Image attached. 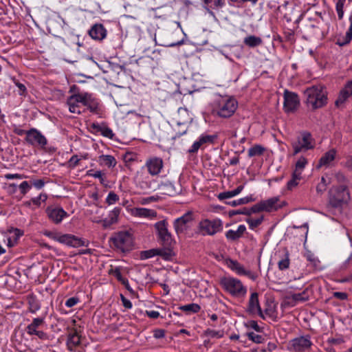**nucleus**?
Returning a JSON list of instances; mask_svg holds the SVG:
<instances>
[{
    "label": "nucleus",
    "mask_w": 352,
    "mask_h": 352,
    "mask_svg": "<svg viewBox=\"0 0 352 352\" xmlns=\"http://www.w3.org/2000/svg\"><path fill=\"white\" fill-rule=\"evenodd\" d=\"M173 228L179 240L193 237L197 232L195 231V215L188 211L182 216L175 219L173 222Z\"/></svg>",
    "instance_id": "nucleus-1"
},
{
    "label": "nucleus",
    "mask_w": 352,
    "mask_h": 352,
    "mask_svg": "<svg viewBox=\"0 0 352 352\" xmlns=\"http://www.w3.org/2000/svg\"><path fill=\"white\" fill-rule=\"evenodd\" d=\"M349 199V193L344 186L332 187L329 191L328 202L326 206L327 212L336 214L340 212L342 206Z\"/></svg>",
    "instance_id": "nucleus-2"
},
{
    "label": "nucleus",
    "mask_w": 352,
    "mask_h": 352,
    "mask_svg": "<svg viewBox=\"0 0 352 352\" xmlns=\"http://www.w3.org/2000/svg\"><path fill=\"white\" fill-rule=\"evenodd\" d=\"M307 105L311 109H317L327 104V96L325 87L318 84L307 87L304 91Z\"/></svg>",
    "instance_id": "nucleus-3"
},
{
    "label": "nucleus",
    "mask_w": 352,
    "mask_h": 352,
    "mask_svg": "<svg viewBox=\"0 0 352 352\" xmlns=\"http://www.w3.org/2000/svg\"><path fill=\"white\" fill-rule=\"evenodd\" d=\"M237 106V101L234 98L224 96L214 102L213 111L218 116L228 118L234 114Z\"/></svg>",
    "instance_id": "nucleus-4"
},
{
    "label": "nucleus",
    "mask_w": 352,
    "mask_h": 352,
    "mask_svg": "<svg viewBox=\"0 0 352 352\" xmlns=\"http://www.w3.org/2000/svg\"><path fill=\"white\" fill-rule=\"evenodd\" d=\"M291 145L293 148V155H296L313 149L315 146V140L310 133L302 131L292 140Z\"/></svg>",
    "instance_id": "nucleus-5"
},
{
    "label": "nucleus",
    "mask_w": 352,
    "mask_h": 352,
    "mask_svg": "<svg viewBox=\"0 0 352 352\" xmlns=\"http://www.w3.org/2000/svg\"><path fill=\"white\" fill-rule=\"evenodd\" d=\"M161 247L142 251L140 257L142 260L153 258L155 256H160L165 261H172L175 256V251L171 243H162Z\"/></svg>",
    "instance_id": "nucleus-6"
},
{
    "label": "nucleus",
    "mask_w": 352,
    "mask_h": 352,
    "mask_svg": "<svg viewBox=\"0 0 352 352\" xmlns=\"http://www.w3.org/2000/svg\"><path fill=\"white\" fill-rule=\"evenodd\" d=\"M220 285L225 291L233 296H243L247 292L246 287L237 278L225 276L221 278Z\"/></svg>",
    "instance_id": "nucleus-7"
},
{
    "label": "nucleus",
    "mask_w": 352,
    "mask_h": 352,
    "mask_svg": "<svg viewBox=\"0 0 352 352\" xmlns=\"http://www.w3.org/2000/svg\"><path fill=\"white\" fill-rule=\"evenodd\" d=\"M283 205L284 202L280 201L279 197L276 196L257 203L251 208V210L253 212H271L281 208Z\"/></svg>",
    "instance_id": "nucleus-8"
},
{
    "label": "nucleus",
    "mask_w": 352,
    "mask_h": 352,
    "mask_svg": "<svg viewBox=\"0 0 352 352\" xmlns=\"http://www.w3.org/2000/svg\"><path fill=\"white\" fill-rule=\"evenodd\" d=\"M142 167L143 169H145L151 177H157L163 170L164 162L160 157L151 156L145 160V163Z\"/></svg>",
    "instance_id": "nucleus-9"
},
{
    "label": "nucleus",
    "mask_w": 352,
    "mask_h": 352,
    "mask_svg": "<svg viewBox=\"0 0 352 352\" xmlns=\"http://www.w3.org/2000/svg\"><path fill=\"white\" fill-rule=\"evenodd\" d=\"M312 345L310 336L306 335L291 340L288 344V349L294 352H305L310 349Z\"/></svg>",
    "instance_id": "nucleus-10"
},
{
    "label": "nucleus",
    "mask_w": 352,
    "mask_h": 352,
    "mask_svg": "<svg viewBox=\"0 0 352 352\" xmlns=\"http://www.w3.org/2000/svg\"><path fill=\"white\" fill-rule=\"evenodd\" d=\"M199 229L203 235H214L223 229V223L220 219H204L199 223Z\"/></svg>",
    "instance_id": "nucleus-11"
},
{
    "label": "nucleus",
    "mask_w": 352,
    "mask_h": 352,
    "mask_svg": "<svg viewBox=\"0 0 352 352\" xmlns=\"http://www.w3.org/2000/svg\"><path fill=\"white\" fill-rule=\"evenodd\" d=\"M76 89H78V87L76 85L70 88L69 92L73 93V94L67 98V105L71 113L80 114L82 113V108L80 104H82V91L76 92Z\"/></svg>",
    "instance_id": "nucleus-12"
},
{
    "label": "nucleus",
    "mask_w": 352,
    "mask_h": 352,
    "mask_svg": "<svg viewBox=\"0 0 352 352\" xmlns=\"http://www.w3.org/2000/svg\"><path fill=\"white\" fill-rule=\"evenodd\" d=\"M44 323V318H35L32 320V322L26 327L25 331L29 336H36L42 340H47L49 339L47 333L39 329Z\"/></svg>",
    "instance_id": "nucleus-13"
},
{
    "label": "nucleus",
    "mask_w": 352,
    "mask_h": 352,
    "mask_svg": "<svg viewBox=\"0 0 352 352\" xmlns=\"http://www.w3.org/2000/svg\"><path fill=\"white\" fill-rule=\"evenodd\" d=\"M25 141L32 146L41 148H44L47 144L46 138L34 128L27 131Z\"/></svg>",
    "instance_id": "nucleus-14"
},
{
    "label": "nucleus",
    "mask_w": 352,
    "mask_h": 352,
    "mask_svg": "<svg viewBox=\"0 0 352 352\" xmlns=\"http://www.w3.org/2000/svg\"><path fill=\"white\" fill-rule=\"evenodd\" d=\"M192 120V118L187 109L182 107L178 109L175 121L179 126L183 127L182 130L178 131V136H181L186 133L188 126L190 124Z\"/></svg>",
    "instance_id": "nucleus-15"
},
{
    "label": "nucleus",
    "mask_w": 352,
    "mask_h": 352,
    "mask_svg": "<svg viewBox=\"0 0 352 352\" xmlns=\"http://www.w3.org/2000/svg\"><path fill=\"white\" fill-rule=\"evenodd\" d=\"M145 169L141 167L134 176V181L137 186L142 190L151 189L152 188L153 179L151 176L146 172Z\"/></svg>",
    "instance_id": "nucleus-16"
},
{
    "label": "nucleus",
    "mask_w": 352,
    "mask_h": 352,
    "mask_svg": "<svg viewBox=\"0 0 352 352\" xmlns=\"http://www.w3.org/2000/svg\"><path fill=\"white\" fill-rule=\"evenodd\" d=\"M226 265L239 275L246 276L252 280H255L258 278L257 274L250 270H246L243 266L236 260H232L229 258V259H226Z\"/></svg>",
    "instance_id": "nucleus-17"
},
{
    "label": "nucleus",
    "mask_w": 352,
    "mask_h": 352,
    "mask_svg": "<svg viewBox=\"0 0 352 352\" xmlns=\"http://www.w3.org/2000/svg\"><path fill=\"white\" fill-rule=\"evenodd\" d=\"M159 239L163 242L175 241L171 232L168 230V224L166 220L157 221L154 225Z\"/></svg>",
    "instance_id": "nucleus-18"
},
{
    "label": "nucleus",
    "mask_w": 352,
    "mask_h": 352,
    "mask_svg": "<svg viewBox=\"0 0 352 352\" xmlns=\"http://www.w3.org/2000/svg\"><path fill=\"white\" fill-rule=\"evenodd\" d=\"M300 104L298 96L294 93L285 90L284 92V109L287 113L294 112Z\"/></svg>",
    "instance_id": "nucleus-19"
},
{
    "label": "nucleus",
    "mask_w": 352,
    "mask_h": 352,
    "mask_svg": "<svg viewBox=\"0 0 352 352\" xmlns=\"http://www.w3.org/2000/svg\"><path fill=\"white\" fill-rule=\"evenodd\" d=\"M46 213L50 221L56 224L60 223L64 218L69 216L67 212L59 206H48L46 208Z\"/></svg>",
    "instance_id": "nucleus-20"
},
{
    "label": "nucleus",
    "mask_w": 352,
    "mask_h": 352,
    "mask_svg": "<svg viewBox=\"0 0 352 352\" xmlns=\"http://www.w3.org/2000/svg\"><path fill=\"white\" fill-rule=\"evenodd\" d=\"M130 214L134 217L153 220L157 218V213L155 210L146 208H127Z\"/></svg>",
    "instance_id": "nucleus-21"
},
{
    "label": "nucleus",
    "mask_w": 352,
    "mask_h": 352,
    "mask_svg": "<svg viewBox=\"0 0 352 352\" xmlns=\"http://www.w3.org/2000/svg\"><path fill=\"white\" fill-rule=\"evenodd\" d=\"M278 257V267L281 271L289 268L290 264L289 252L286 248H280L275 254Z\"/></svg>",
    "instance_id": "nucleus-22"
},
{
    "label": "nucleus",
    "mask_w": 352,
    "mask_h": 352,
    "mask_svg": "<svg viewBox=\"0 0 352 352\" xmlns=\"http://www.w3.org/2000/svg\"><path fill=\"white\" fill-rule=\"evenodd\" d=\"M43 234L48 236L50 239L56 241L57 242H82L77 236L70 234H60L50 231H45Z\"/></svg>",
    "instance_id": "nucleus-23"
},
{
    "label": "nucleus",
    "mask_w": 352,
    "mask_h": 352,
    "mask_svg": "<svg viewBox=\"0 0 352 352\" xmlns=\"http://www.w3.org/2000/svg\"><path fill=\"white\" fill-rule=\"evenodd\" d=\"M248 311L252 314H257L261 318H264V316L259 304L258 293L253 292L251 294L248 302Z\"/></svg>",
    "instance_id": "nucleus-24"
},
{
    "label": "nucleus",
    "mask_w": 352,
    "mask_h": 352,
    "mask_svg": "<svg viewBox=\"0 0 352 352\" xmlns=\"http://www.w3.org/2000/svg\"><path fill=\"white\" fill-rule=\"evenodd\" d=\"M159 190L163 195L168 196H175L179 195L181 191V186H175L173 183L170 182H162L159 185Z\"/></svg>",
    "instance_id": "nucleus-25"
},
{
    "label": "nucleus",
    "mask_w": 352,
    "mask_h": 352,
    "mask_svg": "<svg viewBox=\"0 0 352 352\" xmlns=\"http://www.w3.org/2000/svg\"><path fill=\"white\" fill-rule=\"evenodd\" d=\"M89 36L96 41H102L107 37V31L102 24H94L89 30Z\"/></svg>",
    "instance_id": "nucleus-26"
},
{
    "label": "nucleus",
    "mask_w": 352,
    "mask_h": 352,
    "mask_svg": "<svg viewBox=\"0 0 352 352\" xmlns=\"http://www.w3.org/2000/svg\"><path fill=\"white\" fill-rule=\"evenodd\" d=\"M82 105L92 113H98L99 109L98 102L92 96L91 94L82 91Z\"/></svg>",
    "instance_id": "nucleus-27"
},
{
    "label": "nucleus",
    "mask_w": 352,
    "mask_h": 352,
    "mask_svg": "<svg viewBox=\"0 0 352 352\" xmlns=\"http://www.w3.org/2000/svg\"><path fill=\"white\" fill-rule=\"evenodd\" d=\"M67 347L70 351H76V348L80 344V336L76 329H72L68 334L67 339Z\"/></svg>",
    "instance_id": "nucleus-28"
},
{
    "label": "nucleus",
    "mask_w": 352,
    "mask_h": 352,
    "mask_svg": "<svg viewBox=\"0 0 352 352\" xmlns=\"http://www.w3.org/2000/svg\"><path fill=\"white\" fill-rule=\"evenodd\" d=\"M352 95V79L349 80L344 87L340 91L339 96L336 101L337 106L343 103L347 98Z\"/></svg>",
    "instance_id": "nucleus-29"
},
{
    "label": "nucleus",
    "mask_w": 352,
    "mask_h": 352,
    "mask_svg": "<svg viewBox=\"0 0 352 352\" xmlns=\"http://www.w3.org/2000/svg\"><path fill=\"white\" fill-rule=\"evenodd\" d=\"M304 243L305 252L303 254L306 259L310 263V264L316 270H322L321 263L319 258L315 255V254L307 248Z\"/></svg>",
    "instance_id": "nucleus-30"
},
{
    "label": "nucleus",
    "mask_w": 352,
    "mask_h": 352,
    "mask_svg": "<svg viewBox=\"0 0 352 352\" xmlns=\"http://www.w3.org/2000/svg\"><path fill=\"white\" fill-rule=\"evenodd\" d=\"M337 151L331 148L327 151L320 159L318 167L328 166L330 165L336 156Z\"/></svg>",
    "instance_id": "nucleus-31"
},
{
    "label": "nucleus",
    "mask_w": 352,
    "mask_h": 352,
    "mask_svg": "<svg viewBox=\"0 0 352 352\" xmlns=\"http://www.w3.org/2000/svg\"><path fill=\"white\" fill-rule=\"evenodd\" d=\"M121 208L119 207L114 208L109 212L108 217L103 220V226L104 227L109 226L118 221V217L120 214Z\"/></svg>",
    "instance_id": "nucleus-32"
},
{
    "label": "nucleus",
    "mask_w": 352,
    "mask_h": 352,
    "mask_svg": "<svg viewBox=\"0 0 352 352\" xmlns=\"http://www.w3.org/2000/svg\"><path fill=\"white\" fill-rule=\"evenodd\" d=\"M246 228L244 225H240L236 230H229L226 233V236L228 240H237L243 234Z\"/></svg>",
    "instance_id": "nucleus-33"
},
{
    "label": "nucleus",
    "mask_w": 352,
    "mask_h": 352,
    "mask_svg": "<svg viewBox=\"0 0 352 352\" xmlns=\"http://www.w3.org/2000/svg\"><path fill=\"white\" fill-rule=\"evenodd\" d=\"M263 43L261 38L250 35L246 36L243 40V43L249 47H256L261 45Z\"/></svg>",
    "instance_id": "nucleus-34"
},
{
    "label": "nucleus",
    "mask_w": 352,
    "mask_h": 352,
    "mask_svg": "<svg viewBox=\"0 0 352 352\" xmlns=\"http://www.w3.org/2000/svg\"><path fill=\"white\" fill-rule=\"evenodd\" d=\"M350 25L348 30L346 32L345 36L342 38H338L337 44L340 46H343L350 43L352 40V14L349 17Z\"/></svg>",
    "instance_id": "nucleus-35"
},
{
    "label": "nucleus",
    "mask_w": 352,
    "mask_h": 352,
    "mask_svg": "<svg viewBox=\"0 0 352 352\" xmlns=\"http://www.w3.org/2000/svg\"><path fill=\"white\" fill-rule=\"evenodd\" d=\"M99 163L101 165L111 168L116 165V160L112 155H102L99 157Z\"/></svg>",
    "instance_id": "nucleus-36"
},
{
    "label": "nucleus",
    "mask_w": 352,
    "mask_h": 352,
    "mask_svg": "<svg viewBox=\"0 0 352 352\" xmlns=\"http://www.w3.org/2000/svg\"><path fill=\"white\" fill-rule=\"evenodd\" d=\"M243 189V186H239L236 189L230 191L223 192L218 195V199L219 200H223L226 199L232 198L239 195Z\"/></svg>",
    "instance_id": "nucleus-37"
},
{
    "label": "nucleus",
    "mask_w": 352,
    "mask_h": 352,
    "mask_svg": "<svg viewBox=\"0 0 352 352\" xmlns=\"http://www.w3.org/2000/svg\"><path fill=\"white\" fill-rule=\"evenodd\" d=\"M47 199V196L45 193H41L38 196L32 198L30 201L25 203L26 206L30 207L32 204L36 207H39L41 203L45 202Z\"/></svg>",
    "instance_id": "nucleus-38"
},
{
    "label": "nucleus",
    "mask_w": 352,
    "mask_h": 352,
    "mask_svg": "<svg viewBox=\"0 0 352 352\" xmlns=\"http://www.w3.org/2000/svg\"><path fill=\"white\" fill-rule=\"evenodd\" d=\"M308 162L307 160L303 157H300L298 160L296 162L295 164V168L294 170V172L295 173V175H299L302 174L303 170L305 169V166H307Z\"/></svg>",
    "instance_id": "nucleus-39"
},
{
    "label": "nucleus",
    "mask_w": 352,
    "mask_h": 352,
    "mask_svg": "<svg viewBox=\"0 0 352 352\" xmlns=\"http://www.w3.org/2000/svg\"><path fill=\"white\" fill-rule=\"evenodd\" d=\"M66 244L69 246L75 247V248H80L82 246L81 248H79L76 251V252L74 253L75 254H79V255L85 254H91L94 253V251H95L94 249L88 248L87 247V245L85 247H84L85 243H66Z\"/></svg>",
    "instance_id": "nucleus-40"
},
{
    "label": "nucleus",
    "mask_w": 352,
    "mask_h": 352,
    "mask_svg": "<svg viewBox=\"0 0 352 352\" xmlns=\"http://www.w3.org/2000/svg\"><path fill=\"white\" fill-rule=\"evenodd\" d=\"M265 151V148L261 145L256 144L248 149V156L252 157L261 155Z\"/></svg>",
    "instance_id": "nucleus-41"
},
{
    "label": "nucleus",
    "mask_w": 352,
    "mask_h": 352,
    "mask_svg": "<svg viewBox=\"0 0 352 352\" xmlns=\"http://www.w3.org/2000/svg\"><path fill=\"white\" fill-rule=\"evenodd\" d=\"M294 233L298 236L299 235L298 240L300 241H307V235L308 233V228L305 226L296 228L294 229Z\"/></svg>",
    "instance_id": "nucleus-42"
},
{
    "label": "nucleus",
    "mask_w": 352,
    "mask_h": 352,
    "mask_svg": "<svg viewBox=\"0 0 352 352\" xmlns=\"http://www.w3.org/2000/svg\"><path fill=\"white\" fill-rule=\"evenodd\" d=\"M179 309L188 313H197L201 309V307L198 304L190 303L181 306Z\"/></svg>",
    "instance_id": "nucleus-43"
},
{
    "label": "nucleus",
    "mask_w": 352,
    "mask_h": 352,
    "mask_svg": "<svg viewBox=\"0 0 352 352\" xmlns=\"http://www.w3.org/2000/svg\"><path fill=\"white\" fill-rule=\"evenodd\" d=\"M253 201V199L251 196L245 197L237 200H233L230 201H227L226 204L231 206H236L239 205H243L248 204Z\"/></svg>",
    "instance_id": "nucleus-44"
},
{
    "label": "nucleus",
    "mask_w": 352,
    "mask_h": 352,
    "mask_svg": "<svg viewBox=\"0 0 352 352\" xmlns=\"http://www.w3.org/2000/svg\"><path fill=\"white\" fill-rule=\"evenodd\" d=\"M10 236L8 242H12V240L17 241L19 238L23 235L24 232L23 230L18 228H11L9 230Z\"/></svg>",
    "instance_id": "nucleus-45"
},
{
    "label": "nucleus",
    "mask_w": 352,
    "mask_h": 352,
    "mask_svg": "<svg viewBox=\"0 0 352 352\" xmlns=\"http://www.w3.org/2000/svg\"><path fill=\"white\" fill-rule=\"evenodd\" d=\"M263 217H249L246 221L249 225L250 228L254 230L263 221Z\"/></svg>",
    "instance_id": "nucleus-46"
},
{
    "label": "nucleus",
    "mask_w": 352,
    "mask_h": 352,
    "mask_svg": "<svg viewBox=\"0 0 352 352\" xmlns=\"http://www.w3.org/2000/svg\"><path fill=\"white\" fill-rule=\"evenodd\" d=\"M247 336L251 341L256 343V344H261L263 343L265 340V338L263 336L256 334L254 332H248L247 333Z\"/></svg>",
    "instance_id": "nucleus-47"
},
{
    "label": "nucleus",
    "mask_w": 352,
    "mask_h": 352,
    "mask_svg": "<svg viewBox=\"0 0 352 352\" xmlns=\"http://www.w3.org/2000/svg\"><path fill=\"white\" fill-rule=\"evenodd\" d=\"M346 0H338L336 4V10L340 20L342 19L344 16V6Z\"/></svg>",
    "instance_id": "nucleus-48"
},
{
    "label": "nucleus",
    "mask_w": 352,
    "mask_h": 352,
    "mask_svg": "<svg viewBox=\"0 0 352 352\" xmlns=\"http://www.w3.org/2000/svg\"><path fill=\"white\" fill-rule=\"evenodd\" d=\"M28 303L30 305V311L31 313H36L41 308L39 302L34 297H30L29 298Z\"/></svg>",
    "instance_id": "nucleus-49"
},
{
    "label": "nucleus",
    "mask_w": 352,
    "mask_h": 352,
    "mask_svg": "<svg viewBox=\"0 0 352 352\" xmlns=\"http://www.w3.org/2000/svg\"><path fill=\"white\" fill-rule=\"evenodd\" d=\"M93 126L94 128H96L98 129V131H100L103 136L109 138H113V133L110 128L107 127V126H102V127L98 126H96L95 124H94Z\"/></svg>",
    "instance_id": "nucleus-50"
},
{
    "label": "nucleus",
    "mask_w": 352,
    "mask_h": 352,
    "mask_svg": "<svg viewBox=\"0 0 352 352\" xmlns=\"http://www.w3.org/2000/svg\"><path fill=\"white\" fill-rule=\"evenodd\" d=\"M118 236L120 241L119 242H126L133 239L131 232L129 230L121 231L119 232Z\"/></svg>",
    "instance_id": "nucleus-51"
},
{
    "label": "nucleus",
    "mask_w": 352,
    "mask_h": 352,
    "mask_svg": "<svg viewBox=\"0 0 352 352\" xmlns=\"http://www.w3.org/2000/svg\"><path fill=\"white\" fill-rule=\"evenodd\" d=\"M301 179V175H295V173H292V178L287 182V188L292 190L293 188L296 187L298 181Z\"/></svg>",
    "instance_id": "nucleus-52"
},
{
    "label": "nucleus",
    "mask_w": 352,
    "mask_h": 352,
    "mask_svg": "<svg viewBox=\"0 0 352 352\" xmlns=\"http://www.w3.org/2000/svg\"><path fill=\"white\" fill-rule=\"evenodd\" d=\"M119 201V196L116 194L114 192L111 191L109 192L107 198L106 203L108 205H113Z\"/></svg>",
    "instance_id": "nucleus-53"
},
{
    "label": "nucleus",
    "mask_w": 352,
    "mask_h": 352,
    "mask_svg": "<svg viewBox=\"0 0 352 352\" xmlns=\"http://www.w3.org/2000/svg\"><path fill=\"white\" fill-rule=\"evenodd\" d=\"M252 213H254L251 210L250 208H243L242 209L234 210L230 212V215H235V214H245L250 215Z\"/></svg>",
    "instance_id": "nucleus-54"
},
{
    "label": "nucleus",
    "mask_w": 352,
    "mask_h": 352,
    "mask_svg": "<svg viewBox=\"0 0 352 352\" xmlns=\"http://www.w3.org/2000/svg\"><path fill=\"white\" fill-rule=\"evenodd\" d=\"M215 138L214 135L202 134L198 140L202 145L206 143H212Z\"/></svg>",
    "instance_id": "nucleus-55"
},
{
    "label": "nucleus",
    "mask_w": 352,
    "mask_h": 352,
    "mask_svg": "<svg viewBox=\"0 0 352 352\" xmlns=\"http://www.w3.org/2000/svg\"><path fill=\"white\" fill-rule=\"evenodd\" d=\"M18 188L20 190L21 194L25 195L31 189V185L28 182L23 181L19 185Z\"/></svg>",
    "instance_id": "nucleus-56"
},
{
    "label": "nucleus",
    "mask_w": 352,
    "mask_h": 352,
    "mask_svg": "<svg viewBox=\"0 0 352 352\" xmlns=\"http://www.w3.org/2000/svg\"><path fill=\"white\" fill-rule=\"evenodd\" d=\"M109 274L114 276L118 281L120 283L125 279V278H123L120 269L119 267H116L115 269H111L109 271Z\"/></svg>",
    "instance_id": "nucleus-57"
},
{
    "label": "nucleus",
    "mask_w": 352,
    "mask_h": 352,
    "mask_svg": "<svg viewBox=\"0 0 352 352\" xmlns=\"http://www.w3.org/2000/svg\"><path fill=\"white\" fill-rule=\"evenodd\" d=\"M211 254L219 261H223L226 264V259H229L227 253H222L221 252H212Z\"/></svg>",
    "instance_id": "nucleus-58"
},
{
    "label": "nucleus",
    "mask_w": 352,
    "mask_h": 352,
    "mask_svg": "<svg viewBox=\"0 0 352 352\" xmlns=\"http://www.w3.org/2000/svg\"><path fill=\"white\" fill-rule=\"evenodd\" d=\"M292 298L295 301L305 302L309 299L308 296L306 295V292L294 294L292 296Z\"/></svg>",
    "instance_id": "nucleus-59"
},
{
    "label": "nucleus",
    "mask_w": 352,
    "mask_h": 352,
    "mask_svg": "<svg viewBox=\"0 0 352 352\" xmlns=\"http://www.w3.org/2000/svg\"><path fill=\"white\" fill-rule=\"evenodd\" d=\"M205 333L206 336L211 338H221L223 336L221 331H216L210 329L206 330Z\"/></svg>",
    "instance_id": "nucleus-60"
},
{
    "label": "nucleus",
    "mask_w": 352,
    "mask_h": 352,
    "mask_svg": "<svg viewBox=\"0 0 352 352\" xmlns=\"http://www.w3.org/2000/svg\"><path fill=\"white\" fill-rule=\"evenodd\" d=\"M247 327L255 330L256 332H263V327H260L255 320H250L246 324Z\"/></svg>",
    "instance_id": "nucleus-61"
},
{
    "label": "nucleus",
    "mask_w": 352,
    "mask_h": 352,
    "mask_svg": "<svg viewBox=\"0 0 352 352\" xmlns=\"http://www.w3.org/2000/svg\"><path fill=\"white\" fill-rule=\"evenodd\" d=\"M133 243H113L114 246L123 252H129L132 248Z\"/></svg>",
    "instance_id": "nucleus-62"
},
{
    "label": "nucleus",
    "mask_w": 352,
    "mask_h": 352,
    "mask_svg": "<svg viewBox=\"0 0 352 352\" xmlns=\"http://www.w3.org/2000/svg\"><path fill=\"white\" fill-rule=\"evenodd\" d=\"M14 82L15 85L19 89V90H18L19 94L21 96H25L27 94V89H26L25 85L15 79H14Z\"/></svg>",
    "instance_id": "nucleus-63"
},
{
    "label": "nucleus",
    "mask_w": 352,
    "mask_h": 352,
    "mask_svg": "<svg viewBox=\"0 0 352 352\" xmlns=\"http://www.w3.org/2000/svg\"><path fill=\"white\" fill-rule=\"evenodd\" d=\"M226 5L225 0H214L213 4L210 6V8L212 10H218L222 8H223Z\"/></svg>",
    "instance_id": "nucleus-64"
}]
</instances>
